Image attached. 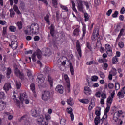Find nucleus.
Here are the masks:
<instances>
[{"label": "nucleus", "mask_w": 125, "mask_h": 125, "mask_svg": "<svg viewBox=\"0 0 125 125\" xmlns=\"http://www.w3.org/2000/svg\"><path fill=\"white\" fill-rule=\"evenodd\" d=\"M45 119L43 115H40L38 117L37 122L39 123V124H41L42 125H48V121L51 119L49 114L45 115Z\"/></svg>", "instance_id": "1"}, {"label": "nucleus", "mask_w": 125, "mask_h": 125, "mask_svg": "<svg viewBox=\"0 0 125 125\" xmlns=\"http://www.w3.org/2000/svg\"><path fill=\"white\" fill-rule=\"evenodd\" d=\"M29 29H30V32L31 34L38 35V34H39L40 26H39L38 23H34L31 24L30 26L29 27Z\"/></svg>", "instance_id": "2"}, {"label": "nucleus", "mask_w": 125, "mask_h": 125, "mask_svg": "<svg viewBox=\"0 0 125 125\" xmlns=\"http://www.w3.org/2000/svg\"><path fill=\"white\" fill-rule=\"evenodd\" d=\"M37 56L38 59H41L42 58V51L40 49H37L36 52H35L32 55V59L34 62L37 61V59L36 58Z\"/></svg>", "instance_id": "3"}, {"label": "nucleus", "mask_w": 125, "mask_h": 125, "mask_svg": "<svg viewBox=\"0 0 125 125\" xmlns=\"http://www.w3.org/2000/svg\"><path fill=\"white\" fill-rule=\"evenodd\" d=\"M99 36V29L95 28L93 31V34L91 37V39L93 42H95L96 40H97Z\"/></svg>", "instance_id": "4"}, {"label": "nucleus", "mask_w": 125, "mask_h": 125, "mask_svg": "<svg viewBox=\"0 0 125 125\" xmlns=\"http://www.w3.org/2000/svg\"><path fill=\"white\" fill-rule=\"evenodd\" d=\"M51 94L50 92L48 91H45L43 94H42V99L44 101L50 99Z\"/></svg>", "instance_id": "5"}, {"label": "nucleus", "mask_w": 125, "mask_h": 125, "mask_svg": "<svg viewBox=\"0 0 125 125\" xmlns=\"http://www.w3.org/2000/svg\"><path fill=\"white\" fill-rule=\"evenodd\" d=\"M110 108H111V105H107V106L104 111V115L103 118L101 119V121L102 123H103L104 121L106 120V119H107L108 118L107 115H108V113H109V111H110Z\"/></svg>", "instance_id": "6"}, {"label": "nucleus", "mask_w": 125, "mask_h": 125, "mask_svg": "<svg viewBox=\"0 0 125 125\" xmlns=\"http://www.w3.org/2000/svg\"><path fill=\"white\" fill-rule=\"evenodd\" d=\"M15 75L16 76V77H19V78L21 80V81H23L24 80V74L22 72H21L20 70L18 69V68H16L15 69Z\"/></svg>", "instance_id": "7"}, {"label": "nucleus", "mask_w": 125, "mask_h": 125, "mask_svg": "<svg viewBox=\"0 0 125 125\" xmlns=\"http://www.w3.org/2000/svg\"><path fill=\"white\" fill-rule=\"evenodd\" d=\"M55 90L58 93L63 94L64 93V87L62 85H58L56 87Z\"/></svg>", "instance_id": "8"}, {"label": "nucleus", "mask_w": 125, "mask_h": 125, "mask_svg": "<svg viewBox=\"0 0 125 125\" xmlns=\"http://www.w3.org/2000/svg\"><path fill=\"white\" fill-rule=\"evenodd\" d=\"M120 116H118V115H117V114H114L113 117V120L115 122V123H117L119 125H123V121H122L121 119H119Z\"/></svg>", "instance_id": "9"}, {"label": "nucleus", "mask_w": 125, "mask_h": 125, "mask_svg": "<svg viewBox=\"0 0 125 125\" xmlns=\"http://www.w3.org/2000/svg\"><path fill=\"white\" fill-rule=\"evenodd\" d=\"M125 94V86L123 87L122 89L117 93V96L119 98H124Z\"/></svg>", "instance_id": "10"}, {"label": "nucleus", "mask_w": 125, "mask_h": 125, "mask_svg": "<svg viewBox=\"0 0 125 125\" xmlns=\"http://www.w3.org/2000/svg\"><path fill=\"white\" fill-rule=\"evenodd\" d=\"M76 50L80 58H82V49H81V45H80V42L77 41L76 42Z\"/></svg>", "instance_id": "11"}, {"label": "nucleus", "mask_w": 125, "mask_h": 125, "mask_svg": "<svg viewBox=\"0 0 125 125\" xmlns=\"http://www.w3.org/2000/svg\"><path fill=\"white\" fill-rule=\"evenodd\" d=\"M105 51L107 54L109 55H112V47H111V45L109 44H106L105 45Z\"/></svg>", "instance_id": "12"}, {"label": "nucleus", "mask_w": 125, "mask_h": 125, "mask_svg": "<svg viewBox=\"0 0 125 125\" xmlns=\"http://www.w3.org/2000/svg\"><path fill=\"white\" fill-rule=\"evenodd\" d=\"M83 0H78V10L79 11H80V12H83V9H84V7H83Z\"/></svg>", "instance_id": "13"}, {"label": "nucleus", "mask_w": 125, "mask_h": 125, "mask_svg": "<svg viewBox=\"0 0 125 125\" xmlns=\"http://www.w3.org/2000/svg\"><path fill=\"white\" fill-rule=\"evenodd\" d=\"M123 36H125V29L124 28H122L120 30V33H119L116 40V43L118 42L119 40H120L121 39V37H123Z\"/></svg>", "instance_id": "14"}, {"label": "nucleus", "mask_w": 125, "mask_h": 125, "mask_svg": "<svg viewBox=\"0 0 125 125\" xmlns=\"http://www.w3.org/2000/svg\"><path fill=\"white\" fill-rule=\"evenodd\" d=\"M64 78L66 83H68L67 84V88L69 92H70V87L71 86V84L70 83V78H69V76L67 74H65L64 76Z\"/></svg>", "instance_id": "15"}, {"label": "nucleus", "mask_w": 125, "mask_h": 125, "mask_svg": "<svg viewBox=\"0 0 125 125\" xmlns=\"http://www.w3.org/2000/svg\"><path fill=\"white\" fill-rule=\"evenodd\" d=\"M6 107V103L3 101H0V111H3Z\"/></svg>", "instance_id": "16"}, {"label": "nucleus", "mask_w": 125, "mask_h": 125, "mask_svg": "<svg viewBox=\"0 0 125 125\" xmlns=\"http://www.w3.org/2000/svg\"><path fill=\"white\" fill-rule=\"evenodd\" d=\"M84 93L86 94V95H90L92 93L91 89L89 87L86 86L84 88Z\"/></svg>", "instance_id": "17"}, {"label": "nucleus", "mask_w": 125, "mask_h": 125, "mask_svg": "<svg viewBox=\"0 0 125 125\" xmlns=\"http://www.w3.org/2000/svg\"><path fill=\"white\" fill-rule=\"evenodd\" d=\"M55 27L54 25L51 24L50 26V34L52 37H54V34L55 33Z\"/></svg>", "instance_id": "18"}, {"label": "nucleus", "mask_w": 125, "mask_h": 125, "mask_svg": "<svg viewBox=\"0 0 125 125\" xmlns=\"http://www.w3.org/2000/svg\"><path fill=\"white\" fill-rule=\"evenodd\" d=\"M30 89L32 90L34 97H37V93L35 91V89H36V86H35V84L32 83L30 84Z\"/></svg>", "instance_id": "19"}, {"label": "nucleus", "mask_w": 125, "mask_h": 125, "mask_svg": "<svg viewBox=\"0 0 125 125\" xmlns=\"http://www.w3.org/2000/svg\"><path fill=\"white\" fill-rule=\"evenodd\" d=\"M37 79L39 81L38 83H40H40H44V81L45 80L44 76L43 75H39L37 77Z\"/></svg>", "instance_id": "20"}, {"label": "nucleus", "mask_w": 125, "mask_h": 125, "mask_svg": "<svg viewBox=\"0 0 125 125\" xmlns=\"http://www.w3.org/2000/svg\"><path fill=\"white\" fill-rule=\"evenodd\" d=\"M26 98H27V93L26 92L20 95L19 99L21 101L23 102Z\"/></svg>", "instance_id": "21"}, {"label": "nucleus", "mask_w": 125, "mask_h": 125, "mask_svg": "<svg viewBox=\"0 0 125 125\" xmlns=\"http://www.w3.org/2000/svg\"><path fill=\"white\" fill-rule=\"evenodd\" d=\"M9 46H11L12 49H16V48H17V42L12 41L11 42V44H9Z\"/></svg>", "instance_id": "22"}, {"label": "nucleus", "mask_w": 125, "mask_h": 125, "mask_svg": "<svg viewBox=\"0 0 125 125\" xmlns=\"http://www.w3.org/2000/svg\"><path fill=\"white\" fill-rule=\"evenodd\" d=\"M73 34L74 37H78L80 35V26L74 30Z\"/></svg>", "instance_id": "23"}, {"label": "nucleus", "mask_w": 125, "mask_h": 125, "mask_svg": "<svg viewBox=\"0 0 125 125\" xmlns=\"http://www.w3.org/2000/svg\"><path fill=\"white\" fill-rule=\"evenodd\" d=\"M11 84H10V83H5L4 86H3V89L6 91H8L9 89H11Z\"/></svg>", "instance_id": "24"}, {"label": "nucleus", "mask_w": 125, "mask_h": 125, "mask_svg": "<svg viewBox=\"0 0 125 125\" xmlns=\"http://www.w3.org/2000/svg\"><path fill=\"white\" fill-rule=\"evenodd\" d=\"M113 103V99L111 98V96H109L107 98L106 100V105L111 106Z\"/></svg>", "instance_id": "25"}, {"label": "nucleus", "mask_w": 125, "mask_h": 125, "mask_svg": "<svg viewBox=\"0 0 125 125\" xmlns=\"http://www.w3.org/2000/svg\"><path fill=\"white\" fill-rule=\"evenodd\" d=\"M48 82L50 84V87H52V86H53V79L50 75L48 76Z\"/></svg>", "instance_id": "26"}, {"label": "nucleus", "mask_w": 125, "mask_h": 125, "mask_svg": "<svg viewBox=\"0 0 125 125\" xmlns=\"http://www.w3.org/2000/svg\"><path fill=\"white\" fill-rule=\"evenodd\" d=\"M86 65L90 66L91 65H98V62L94 60L86 62Z\"/></svg>", "instance_id": "27"}, {"label": "nucleus", "mask_w": 125, "mask_h": 125, "mask_svg": "<svg viewBox=\"0 0 125 125\" xmlns=\"http://www.w3.org/2000/svg\"><path fill=\"white\" fill-rule=\"evenodd\" d=\"M82 36L81 38V40H83L84 37H85V34H86V27L85 26H83V28L82 29Z\"/></svg>", "instance_id": "28"}, {"label": "nucleus", "mask_w": 125, "mask_h": 125, "mask_svg": "<svg viewBox=\"0 0 125 125\" xmlns=\"http://www.w3.org/2000/svg\"><path fill=\"white\" fill-rule=\"evenodd\" d=\"M67 103L69 106H73V105H74V101L73 100V99L71 98L68 99L67 100Z\"/></svg>", "instance_id": "29"}, {"label": "nucleus", "mask_w": 125, "mask_h": 125, "mask_svg": "<svg viewBox=\"0 0 125 125\" xmlns=\"http://www.w3.org/2000/svg\"><path fill=\"white\" fill-rule=\"evenodd\" d=\"M96 109L98 110L95 111V114L97 115L96 117H100V115H101V113H100L101 107L97 106Z\"/></svg>", "instance_id": "30"}, {"label": "nucleus", "mask_w": 125, "mask_h": 125, "mask_svg": "<svg viewBox=\"0 0 125 125\" xmlns=\"http://www.w3.org/2000/svg\"><path fill=\"white\" fill-rule=\"evenodd\" d=\"M17 26L19 30H22L23 29V23L22 21H18L17 22Z\"/></svg>", "instance_id": "31"}, {"label": "nucleus", "mask_w": 125, "mask_h": 125, "mask_svg": "<svg viewBox=\"0 0 125 125\" xmlns=\"http://www.w3.org/2000/svg\"><path fill=\"white\" fill-rule=\"evenodd\" d=\"M80 102L83 103V104H88L89 101L87 99H82L79 100Z\"/></svg>", "instance_id": "32"}, {"label": "nucleus", "mask_w": 125, "mask_h": 125, "mask_svg": "<svg viewBox=\"0 0 125 125\" xmlns=\"http://www.w3.org/2000/svg\"><path fill=\"white\" fill-rule=\"evenodd\" d=\"M44 55L45 56H50V55H51V51L50 50V49L47 48L45 50Z\"/></svg>", "instance_id": "33"}, {"label": "nucleus", "mask_w": 125, "mask_h": 125, "mask_svg": "<svg viewBox=\"0 0 125 125\" xmlns=\"http://www.w3.org/2000/svg\"><path fill=\"white\" fill-rule=\"evenodd\" d=\"M13 96L14 97V98H13V100H14V102L16 103L17 106L19 107V106H20V102H19V100H17V99H16V96L15 95H14Z\"/></svg>", "instance_id": "34"}, {"label": "nucleus", "mask_w": 125, "mask_h": 125, "mask_svg": "<svg viewBox=\"0 0 125 125\" xmlns=\"http://www.w3.org/2000/svg\"><path fill=\"white\" fill-rule=\"evenodd\" d=\"M62 59H63V60H64H64L63 61V62H61V67L62 66V67H65V65H66V61H67L68 59H67V57H63Z\"/></svg>", "instance_id": "35"}, {"label": "nucleus", "mask_w": 125, "mask_h": 125, "mask_svg": "<svg viewBox=\"0 0 125 125\" xmlns=\"http://www.w3.org/2000/svg\"><path fill=\"white\" fill-rule=\"evenodd\" d=\"M44 20L46 21L48 25H50V21H49V15L46 14V16L44 17Z\"/></svg>", "instance_id": "36"}, {"label": "nucleus", "mask_w": 125, "mask_h": 125, "mask_svg": "<svg viewBox=\"0 0 125 125\" xmlns=\"http://www.w3.org/2000/svg\"><path fill=\"white\" fill-rule=\"evenodd\" d=\"M11 68H10V67H8L7 68V78L8 79H9V78H10V77L9 76H10V75H11Z\"/></svg>", "instance_id": "37"}, {"label": "nucleus", "mask_w": 125, "mask_h": 125, "mask_svg": "<svg viewBox=\"0 0 125 125\" xmlns=\"http://www.w3.org/2000/svg\"><path fill=\"white\" fill-rule=\"evenodd\" d=\"M98 62L99 63H105V62H107V59H103L102 58H99L98 59Z\"/></svg>", "instance_id": "38"}, {"label": "nucleus", "mask_w": 125, "mask_h": 125, "mask_svg": "<svg viewBox=\"0 0 125 125\" xmlns=\"http://www.w3.org/2000/svg\"><path fill=\"white\" fill-rule=\"evenodd\" d=\"M52 4L55 8H57V5H58V2L57 0H52Z\"/></svg>", "instance_id": "39"}, {"label": "nucleus", "mask_w": 125, "mask_h": 125, "mask_svg": "<svg viewBox=\"0 0 125 125\" xmlns=\"http://www.w3.org/2000/svg\"><path fill=\"white\" fill-rule=\"evenodd\" d=\"M100 122V117H96L94 119V124L96 125H98Z\"/></svg>", "instance_id": "40"}, {"label": "nucleus", "mask_w": 125, "mask_h": 125, "mask_svg": "<svg viewBox=\"0 0 125 125\" xmlns=\"http://www.w3.org/2000/svg\"><path fill=\"white\" fill-rule=\"evenodd\" d=\"M9 29L10 32H12V33H14L16 32V27L11 25L9 27Z\"/></svg>", "instance_id": "41"}, {"label": "nucleus", "mask_w": 125, "mask_h": 125, "mask_svg": "<svg viewBox=\"0 0 125 125\" xmlns=\"http://www.w3.org/2000/svg\"><path fill=\"white\" fill-rule=\"evenodd\" d=\"M71 3L72 4V10L74 11L75 13H77L78 11H77V9H76V4H75V2L71 1Z\"/></svg>", "instance_id": "42"}, {"label": "nucleus", "mask_w": 125, "mask_h": 125, "mask_svg": "<svg viewBox=\"0 0 125 125\" xmlns=\"http://www.w3.org/2000/svg\"><path fill=\"white\" fill-rule=\"evenodd\" d=\"M31 115L32 117H38V112L35 109L31 110Z\"/></svg>", "instance_id": "43"}, {"label": "nucleus", "mask_w": 125, "mask_h": 125, "mask_svg": "<svg viewBox=\"0 0 125 125\" xmlns=\"http://www.w3.org/2000/svg\"><path fill=\"white\" fill-rule=\"evenodd\" d=\"M119 62V59L117 56H114L112 59V63L113 64H117Z\"/></svg>", "instance_id": "44"}, {"label": "nucleus", "mask_w": 125, "mask_h": 125, "mask_svg": "<svg viewBox=\"0 0 125 125\" xmlns=\"http://www.w3.org/2000/svg\"><path fill=\"white\" fill-rule=\"evenodd\" d=\"M117 69L114 68H113L111 71L109 72V74H111L113 76H116L117 75Z\"/></svg>", "instance_id": "45"}, {"label": "nucleus", "mask_w": 125, "mask_h": 125, "mask_svg": "<svg viewBox=\"0 0 125 125\" xmlns=\"http://www.w3.org/2000/svg\"><path fill=\"white\" fill-rule=\"evenodd\" d=\"M60 7L61 8H62V10H64V11H65L66 12H68V11H69V9H68V7H67V6H66L61 5Z\"/></svg>", "instance_id": "46"}, {"label": "nucleus", "mask_w": 125, "mask_h": 125, "mask_svg": "<svg viewBox=\"0 0 125 125\" xmlns=\"http://www.w3.org/2000/svg\"><path fill=\"white\" fill-rule=\"evenodd\" d=\"M98 80V76L96 75H93L91 77L92 82H97Z\"/></svg>", "instance_id": "47"}, {"label": "nucleus", "mask_w": 125, "mask_h": 125, "mask_svg": "<svg viewBox=\"0 0 125 125\" xmlns=\"http://www.w3.org/2000/svg\"><path fill=\"white\" fill-rule=\"evenodd\" d=\"M118 46H119V48H124V46H125L124 42L123 41H120L118 42Z\"/></svg>", "instance_id": "48"}, {"label": "nucleus", "mask_w": 125, "mask_h": 125, "mask_svg": "<svg viewBox=\"0 0 125 125\" xmlns=\"http://www.w3.org/2000/svg\"><path fill=\"white\" fill-rule=\"evenodd\" d=\"M9 11L10 17L13 18V17H14V15H15V12H14V11H13V9H10Z\"/></svg>", "instance_id": "49"}, {"label": "nucleus", "mask_w": 125, "mask_h": 125, "mask_svg": "<svg viewBox=\"0 0 125 125\" xmlns=\"http://www.w3.org/2000/svg\"><path fill=\"white\" fill-rule=\"evenodd\" d=\"M16 86L17 89H20V88L21 87V83H20V82L19 81H16Z\"/></svg>", "instance_id": "50"}, {"label": "nucleus", "mask_w": 125, "mask_h": 125, "mask_svg": "<svg viewBox=\"0 0 125 125\" xmlns=\"http://www.w3.org/2000/svg\"><path fill=\"white\" fill-rule=\"evenodd\" d=\"M121 88V85L119 83H116L115 84V90H119Z\"/></svg>", "instance_id": "51"}, {"label": "nucleus", "mask_w": 125, "mask_h": 125, "mask_svg": "<svg viewBox=\"0 0 125 125\" xmlns=\"http://www.w3.org/2000/svg\"><path fill=\"white\" fill-rule=\"evenodd\" d=\"M70 71L72 76H74V73L75 71L74 70V67H73V65H72V64H70Z\"/></svg>", "instance_id": "52"}, {"label": "nucleus", "mask_w": 125, "mask_h": 125, "mask_svg": "<svg viewBox=\"0 0 125 125\" xmlns=\"http://www.w3.org/2000/svg\"><path fill=\"white\" fill-rule=\"evenodd\" d=\"M119 15V11H115L114 13L112 15V17L113 18H117L118 17V15Z\"/></svg>", "instance_id": "53"}, {"label": "nucleus", "mask_w": 125, "mask_h": 125, "mask_svg": "<svg viewBox=\"0 0 125 125\" xmlns=\"http://www.w3.org/2000/svg\"><path fill=\"white\" fill-rule=\"evenodd\" d=\"M67 113L68 114H73V108H71V107H68L67 108Z\"/></svg>", "instance_id": "54"}, {"label": "nucleus", "mask_w": 125, "mask_h": 125, "mask_svg": "<svg viewBox=\"0 0 125 125\" xmlns=\"http://www.w3.org/2000/svg\"><path fill=\"white\" fill-rule=\"evenodd\" d=\"M84 16L85 22H87V21L89 20V17H88V14L87 13H84Z\"/></svg>", "instance_id": "55"}, {"label": "nucleus", "mask_w": 125, "mask_h": 125, "mask_svg": "<svg viewBox=\"0 0 125 125\" xmlns=\"http://www.w3.org/2000/svg\"><path fill=\"white\" fill-rule=\"evenodd\" d=\"M20 7L21 9L24 10V9H25V3L21 2L20 4Z\"/></svg>", "instance_id": "56"}, {"label": "nucleus", "mask_w": 125, "mask_h": 125, "mask_svg": "<svg viewBox=\"0 0 125 125\" xmlns=\"http://www.w3.org/2000/svg\"><path fill=\"white\" fill-rule=\"evenodd\" d=\"M60 124L62 125H66V120L62 119L60 121Z\"/></svg>", "instance_id": "57"}, {"label": "nucleus", "mask_w": 125, "mask_h": 125, "mask_svg": "<svg viewBox=\"0 0 125 125\" xmlns=\"http://www.w3.org/2000/svg\"><path fill=\"white\" fill-rule=\"evenodd\" d=\"M5 96V94L3 92H0V99H3Z\"/></svg>", "instance_id": "58"}, {"label": "nucleus", "mask_w": 125, "mask_h": 125, "mask_svg": "<svg viewBox=\"0 0 125 125\" xmlns=\"http://www.w3.org/2000/svg\"><path fill=\"white\" fill-rule=\"evenodd\" d=\"M114 84L112 83H110L108 85V87L109 88V89H113L114 88Z\"/></svg>", "instance_id": "59"}, {"label": "nucleus", "mask_w": 125, "mask_h": 125, "mask_svg": "<svg viewBox=\"0 0 125 125\" xmlns=\"http://www.w3.org/2000/svg\"><path fill=\"white\" fill-rule=\"evenodd\" d=\"M27 75L29 78H31L32 77V72L30 70H27L26 71Z\"/></svg>", "instance_id": "60"}, {"label": "nucleus", "mask_w": 125, "mask_h": 125, "mask_svg": "<svg viewBox=\"0 0 125 125\" xmlns=\"http://www.w3.org/2000/svg\"><path fill=\"white\" fill-rule=\"evenodd\" d=\"M93 105H92V102L91 101V102L89 104V105L88 107V110L89 111H91L92 109H93Z\"/></svg>", "instance_id": "61"}, {"label": "nucleus", "mask_w": 125, "mask_h": 125, "mask_svg": "<svg viewBox=\"0 0 125 125\" xmlns=\"http://www.w3.org/2000/svg\"><path fill=\"white\" fill-rule=\"evenodd\" d=\"M27 119V115H25L22 116L19 119V122H21V121H23V120H26Z\"/></svg>", "instance_id": "62"}, {"label": "nucleus", "mask_w": 125, "mask_h": 125, "mask_svg": "<svg viewBox=\"0 0 125 125\" xmlns=\"http://www.w3.org/2000/svg\"><path fill=\"white\" fill-rule=\"evenodd\" d=\"M99 76L101 79H105V74H104V73L100 72L99 73Z\"/></svg>", "instance_id": "63"}, {"label": "nucleus", "mask_w": 125, "mask_h": 125, "mask_svg": "<svg viewBox=\"0 0 125 125\" xmlns=\"http://www.w3.org/2000/svg\"><path fill=\"white\" fill-rule=\"evenodd\" d=\"M121 14H125V7H122L120 10Z\"/></svg>", "instance_id": "64"}]
</instances>
